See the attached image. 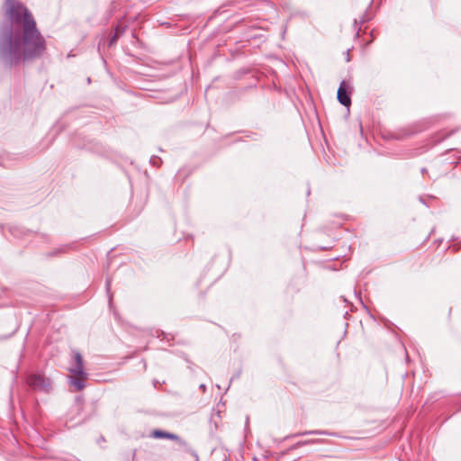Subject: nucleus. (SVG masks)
Segmentation results:
<instances>
[{
	"label": "nucleus",
	"instance_id": "f257e3e1",
	"mask_svg": "<svg viewBox=\"0 0 461 461\" xmlns=\"http://www.w3.org/2000/svg\"><path fill=\"white\" fill-rule=\"evenodd\" d=\"M11 32L0 40V52L11 65L40 57L46 50L45 40L28 9L17 0H6Z\"/></svg>",
	"mask_w": 461,
	"mask_h": 461
},
{
	"label": "nucleus",
	"instance_id": "f03ea898",
	"mask_svg": "<svg viewBox=\"0 0 461 461\" xmlns=\"http://www.w3.org/2000/svg\"><path fill=\"white\" fill-rule=\"evenodd\" d=\"M27 381L28 384L34 390L48 391L50 387L49 379L41 375H32Z\"/></svg>",
	"mask_w": 461,
	"mask_h": 461
},
{
	"label": "nucleus",
	"instance_id": "7ed1b4c3",
	"mask_svg": "<svg viewBox=\"0 0 461 461\" xmlns=\"http://www.w3.org/2000/svg\"><path fill=\"white\" fill-rule=\"evenodd\" d=\"M349 86L345 81H342L339 85V87L338 89L337 97L339 102L345 105L348 106L351 104V99L349 96Z\"/></svg>",
	"mask_w": 461,
	"mask_h": 461
},
{
	"label": "nucleus",
	"instance_id": "20e7f679",
	"mask_svg": "<svg viewBox=\"0 0 461 461\" xmlns=\"http://www.w3.org/2000/svg\"><path fill=\"white\" fill-rule=\"evenodd\" d=\"M73 358L75 360L76 366L70 367V373L73 374L74 375H78L82 378H85L86 373L84 371L83 358L81 354L77 351H73Z\"/></svg>",
	"mask_w": 461,
	"mask_h": 461
},
{
	"label": "nucleus",
	"instance_id": "39448f33",
	"mask_svg": "<svg viewBox=\"0 0 461 461\" xmlns=\"http://www.w3.org/2000/svg\"><path fill=\"white\" fill-rule=\"evenodd\" d=\"M153 437L155 438H176L177 437L174 434H170L167 432H164L161 430H154L152 432Z\"/></svg>",
	"mask_w": 461,
	"mask_h": 461
},
{
	"label": "nucleus",
	"instance_id": "423d86ee",
	"mask_svg": "<svg viewBox=\"0 0 461 461\" xmlns=\"http://www.w3.org/2000/svg\"><path fill=\"white\" fill-rule=\"evenodd\" d=\"M71 384L76 388L77 391L82 390L85 386L83 381L77 378H72Z\"/></svg>",
	"mask_w": 461,
	"mask_h": 461
}]
</instances>
